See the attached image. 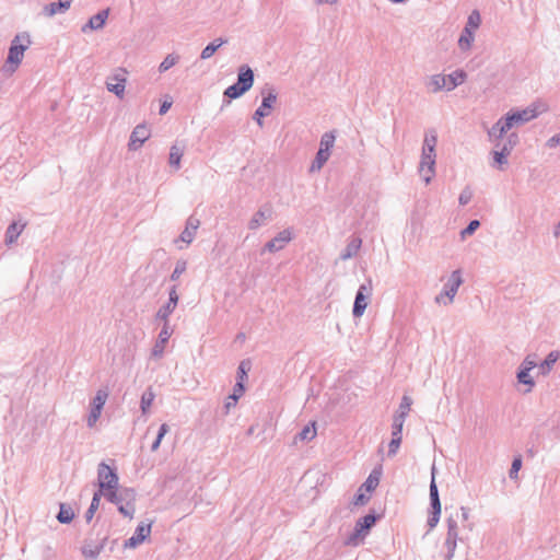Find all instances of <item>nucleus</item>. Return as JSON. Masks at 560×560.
<instances>
[{"instance_id":"obj_1","label":"nucleus","mask_w":560,"mask_h":560,"mask_svg":"<svg viewBox=\"0 0 560 560\" xmlns=\"http://www.w3.org/2000/svg\"><path fill=\"white\" fill-rule=\"evenodd\" d=\"M447 533L441 549L443 560H452L457 548V541L465 542L474 530L475 524L470 520V510L460 506L452 511L446 517Z\"/></svg>"},{"instance_id":"obj_2","label":"nucleus","mask_w":560,"mask_h":560,"mask_svg":"<svg viewBox=\"0 0 560 560\" xmlns=\"http://www.w3.org/2000/svg\"><path fill=\"white\" fill-rule=\"evenodd\" d=\"M538 115L539 112L536 105H529L522 109H511L488 128V139L498 140L499 138L506 137L511 133V130L535 119Z\"/></svg>"},{"instance_id":"obj_3","label":"nucleus","mask_w":560,"mask_h":560,"mask_svg":"<svg viewBox=\"0 0 560 560\" xmlns=\"http://www.w3.org/2000/svg\"><path fill=\"white\" fill-rule=\"evenodd\" d=\"M436 144L438 135L435 130H430L424 135L420 163L418 167L419 175L422 177L424 183L428 185L431 183L435 175L436 164Z\"/></svg>"},{"instance_id":"obj_4","label":"nucleus","mask_w":560,"mask_h":560,"mask_svg":"<svg viewBox=\"0 0 560 560\" xmlns=\"http://www.w3.org/2000/svg\"><path fill=\"white\" fill-rule=\"evenodd\" d=\"M32 45L31 35L27 32L16 34L11 40L7 60L2 67L5 74H12L21 65L24 52Z\"/></svg>"},{"instance_id":"obj_5","label":"nucleus","mask_w":560,"mask_h":560,"mask_svg":"<svg viewBox=\"0 0 560 560\" xmlns=\"http://www.w3.org/2000/svg\"><path fill=\"white\" fill-rule=\"evenodd\" d=\"M493 145L492 151L493 166L502 170L508 164V156L518 142V136L515 132L508 135L506 137L499 138L498 140L488 139Z\"/></svg>"},{"instance_id":"obj_6","label":"nucleus","mask_w":560,"mask_h":560,"mask_svg":"<svg viewBox=\"0 0 560 560\" xmlns=\"http://www.w3.org/2000/svg\"><path fill=\"white\" fill-rule=\"evenodd\" d=\"M97 481L100 487V490L97 492H101V495H104L106 494V492L117 489L119 486L118 475L116 474L115 469L110 468L104 462L98 464Z\"/></svg>"},{"instance_id":"obj_7","label":"nucleus","mask_w":560,"mask_h":560,"mask_svg":"<svg viewBox=\"0 0 560 560\" xmlns=\"http://www.w3.org/2000/svg\"><path fill=\"white\" fill-rule=\"evenodd\" d=\"M335 136L331 132H325L320 138L319 150L316 153L314 161L310 167L311 173L322 170L324 164L330 156V149L334 147Z\"/></svg>"},{"instance_id":"obj_8","label":"nucleus","mask_w":560,"mask_h":560,"mask_svg":"<svg viewBox=\"0 0 560 560\" xmlns=\"http://www.w3.org/2000/svg\"><path fill=\"white\" fill-rule=\"evenodd\" d=\"M376 522V516L372 513L361 517L357 521L353 533L347 538L346 545L358 546L364 537L369 534V530Z\"/></svg>"},{"instance_id":"obj_9","label":"nucleus","mask_w":560,"mask_h":560,"mask_svg":"<svg viewBox=\"0 0 560 560\" xmlns=\"http://www.w3.org/2000/svg\"><path fill=\"white\" fill-rule=\"evenodd\" d=\"M262 101L260 106L255 110L253 119L259 127L264 126L262 118L270 114V109L277 101V93L272 86H266L261 91Z\"/></svg>"},{"instance_id":"obj_10","label":"nucleus","mask_w":560,"mask_h":560,"mask_svg":"<svg viewBox=\"0 0 560 560\" xmlns=\"http://www.w3.org/2000/svg\"><path fill=\"white\" fill-rule=\"evenodd\" d=\"M435 467H432V479L430 482V504H431V515L428 518L429 529H433L440 521L441 516V501L439 497L438 486L435 483L434 478Z\"/></svg>"},{"instance_id":"obj_11","label":"nucleus","mask_w":560,"mask_h":560,"mask_svg":"<svg viewBox=\"0 0 560 560\" xmlns=\"http://www.w3.org/2000/svg\"><path fill=\"white\" fill-rule=\"evenodd\" d=\"M294 238V231L292 228H287L277 233L275 237L268 241L261 253H278L287 247V245Z\"/></svg>"},{"instance_id":"obj_12","label":"nucleus","mask_w":560,"mask_h":560,"mask_svg":"<svg viewBox=\"0 0 560 560\" xmlns=\"http://www.w3.org/2000/svg\"><path fill=\"white\" fill-rule=\"evenodd\" d=\"M126 74H127L126 69L118 68L106 80V89L110 93H114L119 98H122L125 95L126 83H127Z\"/></svg>"},{"instance_id":"obj_13","label":"nucleus","mask_w":560,"mask_h":560,"mask_svg":"<svg viewBox=\"0 0 560 560\" xmlns=\"http://www.w3.org/2000/svg\"><path fill=\"white\" fill-rule=\"evenodd\" d=\"M372 294V281L369 280L366 283L360 285L353 304L352 314L354 317H361L368 306V299Z\"/></svg>"},{"instance_id":"obj_14","label":"nucleus","mask_w":560,"mask_h":560,"mask_svg":"<svg viewBox=\"0 0 560 560\" xmlns=\"http://www.w3.org/2000/svg\"><path fill=\"white\" fill-rule=\"evenodd\" d=\"M178 300L177 287L173 285L168 291V301L156 312V318L162 320L163 325H170L168 317L175 311Z\"/></svg>"},{"instance_id":"obj_15","label":"nucleus","mask_w":560,"mask_h":560,"mask_svg":"<svg viewBox=\"0 0 560 560\" xmlns=\"http://www.w3.org/2000/svg\"><path fill=\"white\" fill-rule=\"evenodd\" d=\"M150 129L145 124L137 125L129 138L128 149L137 151L150 138Z\"/></svg>"},{"instance_id":"obj_16","label":"nucleus","mask_w":560,"mask_h":560,"mask_svg":"<svg viewBox=\"0 0 560 560\" xmlns=\"http://www.w3.org/2000/svg\"><path fill=\"white\" fill-rule=\"evenodd\" d=\"M272 220V209L270 206L260 207L248 221V229L250 231H256L259 228L266 225L269 221Z\"/></svg>"},{"instance_id":"obj_17","label":"nucleus","mask_w":560,"mask_h":560,"mask_svg":"<svg viewBox=\"0 0 560 560\" xmlns=\"http://www.w3.org/2000/svg\"><path fill=\"white\" fill-rule=\"evenodd\" d=\"M151 533V523H140L133 535L125 541V548H136L142 544Z\"/></svg>"},{"instance_id":"obj_18","label":"nucleus","mask_w":560,"mask_h":560,"mask_svg":"<svg viewBox=\"0 0 560 560\" xmlns=\"http://www.w3.org/2000/svg\"><path fill=\"white\" fill-rule=\"evenodd\" d=\"M172 332H173V330L171 329L170 325H163V327L159 334L158 340L155 341V343L153 346L152 357L158 358V359L162 358L164 350H165V346H166L170 337L172 336Z\"/></svg>"},{"instance_id":"obj_19","label":"nucleus","mask_w":560,"mask_h":560,"mask_svg":"<svg viewBox=\"0 0 560 560\" xmlns=\"http://www.w3.org/2000/svg\"><path fill=\"white\" fill-rule=\"evenodd\" d=\"M108 14H109L108 9L100 11L97 14L90 18L88 23L82 26L81 31L83 33H86L88 31L102 30L106 23Z\"/></svg>"},{"instance_id":"obj_20","label":"nucleus","mask_w":560,"mask_h":560,"mask_svg":"<svg viewBox=\"0 0 560 560\" xmlns=\"http://www.w3.org/2000/svg\"><path fill=\"white\" fill-rule=\"evenodd\" d=\"M236 83L246 92L252 89L254 84V71L249 66L242 65L238 68Z\"/></svg>"},{"instance_id":"obj_21","label":"nucleus","mask_w":560,"mask_h":560,"mask_svg":"<svg viewBox=\"0 0 560 560\" xmlns=\"http://www.w3.org/2000/svg\"><path fill=\"white\" fill-rule=\"evenodd\" d=\"M199 226V219L195 217H189L186 221V226L184 231L179 235V240L186 244H190L194 241Z\"/></svg>"},{"instance_id":"obj_22","label":"nucleus","mask_w":560,"mask_h":560,"mask_svg":"<svg viewBox=\"0 0 560 560\" xmlns=\"http://www.w3.org/2000/svg\"><path fill=\"white\" fill-rule=\"evenodd\" d=\"M71 3L72 0H59L58 2H51L43 8V13L48 18L59 13H65L70 9Z\"/></svg>"},{"instance_id":"obj_23","label":"nucleus","mask_w":560,"mask_h":560,"mask_svg":"<svg viewBox=\"0 0 560 560\" xmlns=\"http://www.w3.org/2000/svg\"><path fill=\"white\" fill-rule=\"evenodd\" d=\"M445 78V91H453L458 85L463 84L467 78V73L464 70H455L450 74H444Z\"/></svg>"},{"instance_id":"obj_24","label":"nucleus","mask_w":560,"mask_h":560,"mask_svg":"<svg viewBox=\"0 0 560 560\" xmlns=\"http://www.w3.org/2000/svg\"><path fill=\"white\" fill-rule=\"evenodd\" d=\"M25 226H26L25 222H21V221L12 222L5 231V237H4L5 245L11 246L12 244H14L16 242V240L19 238V236L21 235V233L23 232V230L25 229Z\"/></svg>"},{"instance_id":"obj_25","label":"nucleus","mask_w":560,"mask_h":560,"mask_svg":"<svg viewBox=\"0 0 560 560\" xmlns=\"http://www.w3.org/2000/svg\"><path fill=\"white\" fill-rule=\"evenodd\" d=\"M463 284L462 271L459 269L454 270L444 283L443 290L448 292L455 298L459 287Z\"/></svg>"},{"instance_id":"obj_26","label":"nucleus","mask_w":560,"mask_h":560,"mask_svg":"<svg viewBox=\"0 0 560 560\" xmlns=\"http://www.w3.org/2000/svg\"><path fill=\"white\" fill-rule=\"evenodd\" d=\"M424 85L430 93H438L445 90L444 74L436 73L428 77L425 79Z\"/></svg>"},{"instance_id":"obj_27","label":"nucleus","mask_w":560,"mask_h":560,"mask_svg":"<svg viewBox=\"0 0 560 560\" xmlns=\"http://www.w3.org/2000/svg\"><path fill=\"white\" fill-rule=\"evenodd\" d=\"M361 245H362L361 238H359V237L351 238L350 242L347 244L346 248L341 252L340 259L348 260V259L354 257L358 254Z\"/></svg>"},{"instance_id":"obj_28","label":"nucleus","mask_w":560,"mask_h":560,"mask_svg":"<svg viewBox=\"0 0 560 560\" xmlns=\"http://www.w3.org/2000/svg\"><path fill=\"white\" fill-rule=\"evenodd\" d=\"M106 538H103L101 542L93 544L86 542L82 547V553L84 557L90 559H96L105 546Z\"/></svg>"},{"instance_id":"obj_29","label":"nucleus","mask_w":560,"mask_h":560,"mask_svg":"<svg viewBox=\"0 0 560 560\" xmlns=\"http://www.w3.org/2000/svg\"><path fill=\"white\" fill-rule=\"evenodd\" d=\"M183 154H184V148L177 145L176 143L173 144L170 149V156H168L170 166L176 171L179 170Z\"/></svg>"},{"instance_id":"obj_30","label":"nucleus","mask_w":560,"mask_h":560,"mask_svg":"<svg viewBox=\"0 0 560 560\" xmlns=\"http://www.w3.org/2000/svg\"><path fill=\"white\" fill-rule=\"evenodd\" d=\"M475 40V34L469 27H464L459 38H458V47L463 51H467L471 48V45Z\"/></svg>"},{"instance_id":"obj_31","label":"nucleus","mask_w":560,"mask_h":560,"mask_svg":"<svg viewBox=\"0 0 560 560\" xmlns=\"http://www.w3.org/2000/svg\"><path fill=\"white\" fill-rule=\"evenodd\" d=\"M155 398V393L153 392L152 387H148L142 396L140 401V409L143 415H148L150 407L152 406Z\"/></svg>"},{"instance_id":"obj_32","label":"nucleus","mask_w":560,"mask_h":560,"mask_svg":"<svg viewBox=\"0 0 560 560\" xmlns=\"http://www.w3.org/2000/svg\"><path fill=\"white\" fill-rule=\"evenodd\" d=\"M411 405H412L411 397H409L407 395L402 396L401 401H400L399 407H398V410L394 415V418H397V419H400V420L405 421L406 418L408 417V413L410 411Z\"/></svg>"},{"instance_id":"obj_33","label":"nucleus","mask_w":560,"mask_h":560,"mask_svg":"<svg viewBox=\"0 0 560 560\" xmlns=\"http://www.w3.org/2000/svg\"><path fill=\"white\" fill-rule=\"evenodd\" d=\"M558 359H559L558 351L549 352V354L546 357V359L538 365L540 373L542 375H547L551 371L553 364L558 361Z\"/></svg>"},{"instance_id":"obj_34","label":"nucleus","mask_w":560,"mask_h":560,"mask_svg":"<svg viewBox=\"0 0 560 560\" xmlns=\"http://www.w3.org/2000/svg\"><path fill=\"white\" fill-rule=\"evenodd\" d=\"M74 517V512L72 508L66 503H60L59 513L57 514V520L61 524H69Z\"/></svg>"},{"instance_id":"obj_35","label":"nucleus","mask_w":560,"mask_h":560,"mask_svg":"<svg viewBox=\"0 0 560 560\" xmlns=\"http://www.w3.org/2000/svg\"><path fill=\"white\" fill-rule=\"evenodd\" d=\"M380 476H381V472L373 470L369 475L366 480L361 485V490H364L365 492L374 491L380 483Z\"/></svg>"},{"instance_id":"obj_36","label":"nucleus","mask_w":560,"mask_h":560,"mask_svg":"<svg viewBox=\"0 0 560 560\" xmlns=\"http://www.w3.org/2000/svg\"><path fill=\"white\" fill-rule=\"evenodd\" d=\"M245 388H244V385L242 382H237L234 386V389H233V394H231L229 397H228V401L225 402V409H226V412H229L230 408L232 406H235V404L237 402V400L240 399V397L243 395Z\"/></svg>"},{"instance_id":"obj_37","label":"nucleus","mask_w":560,"mask_h":560,"mask_svg":"<svg viewBox=\"0 0 560 560\" xmlns=\"http://www.w3.org/2000/svg\"><path fill=\"white\" fill-rule=\"evenodd\" d=\"M101 492H95L93 498H92V501H91V504L88 509V511L85 512L84 514V518L88 523H90L93 517H94V514L95 512L97 511L98 506H100V501H101Z\"/></svg>"},{"instance_id":"obj_38","label":"nucleus","mask_w":560,"mask_h":560,"mask_svg":"<svg viewBox=\"0 0 560 560\" xmlns=\"http://www.w3.org/2000/svg\"><path fill=\"white\" fill-rule=\"evenodd\" d=\"M104 407L91 405L90 412L86 418V425L93 428L102 415Z\"/></svg>"},{"instance_id":"obj_39","label":"nucleus","mask_w":560,"mask_h":560,"mask_svg":"<svg viewBox=\"0 0 560 560\" xmlns=\"http://www.w3.org/2000/svg\"><path fill=\"white\" fill-rule=\"evenodd\" d=\"M178 60H179V57L177 55H174V54L167 55L164 58V60L160 63L159 71L161 73L167 71L168 69L174 67L178 62Z\"/></svg>"},{"instance_id":"obj_40","label":"nucleus","mask_w":560,"mask_h":560,"mask_svg":"<svg viewBox=\"0 0 560 560\" xmlns=\"http://www.w3.org/2000/svg\"><path fill=\"white\" fill-rule=\"evenodd\" d=\"M316 436L315 423L305 425L302 431L298 434V439L301 441H310Z\"/></svg>"},{"instance_id":"obj_41","label":"nucleus","mask_w":560,"mask_h":560,"mask_svg":"<svg viewBox=\"0 0 560 560\" xmlns=\"http://www.w3.org/2000/svg\"><path fill=\"white\" fill-rule=\"evenodd\" d=\"M529 372L530 371H525V370L520 369L517 372V375H516L517 381L520 383L528 386L527 392H530L535 385V382H534L533 377L530 376Z\"/></svg>"},{"instance_id":"obj_42","label":"nucleus","mask_w":560,"mask_h":560,"mask_svg":"<svg viewBox=\"0 0 560 560\" xmlns=\"http://www.w3.org/2000/svg\"><path fill=\"white\" fill-rule=\"evenodd\" d=\"M246 91H244L237 83H234L225 89L224 96L229 98H238L241 97Z\"/></svg>"},{"instance_id":"obj_43","label":"nucleus","mask_w":560,"mask_h":560,"mask_svg":"<svg viewBox=\"0 0 560 560\" xmlns=\"http://www.w3.org/2000/svg\"><path fill=\"white\" fill-rule=\"evenodd\" d=\"M187 269V261L184 259H179L175 264V268L171 275L172 281H177L179 277L186 271Z\"/></svg>"},{"instance_id":"obj_44","label":"nucleus","mask_w":560,"mask_h":560,"mask_svg":"<svg viewBox=\"0 0 560 560\" xmlns=\"http://www.w3.org/2000/svg\"><path fill=\"white\" fill-rule=\"evenodd\" d=\"M480 226L479 220H472L469 224L460 231L459 236L462 241H465L468 236L472 235L476 230Z\"/></svg>"},{"instance_id":"obj_45","label":"nucleus","mask_w":560,"mask_h":560,"mask_svg":"<svg viewBox=\"0 0 560 560\" xmlns=\"http://www.w3.org/2000/svg\"><path fill=\"white\" fill-rule=\"evenodd\" d=\"M454 296L451 295L448 292H446L445 290H442L435 298H434V302L439 305H444V306H447V305H451L453 302H454Z\"/></svg>"},{"instance_id":"obj_46","label":"nucleus","mask_w":560,"mask_h":560,"mask_svg":"<svg viewBox=\"0 0 560 560\" xmlns=\"http://www.w3.org/2000/svg\"><path fill=\"white\" fill-rule=\"evenodd\" d=\"M118 492L120 493V497H122V500L126 504H135L136 501V491L131 488H122L118 489Z\"/></svg>"},{"instance_id":"obj_47","label":"nucleus","mask_w":560,"mask_h":560,"mask_svg":"<svg viewBox=\"0 0 560 560\" xmlns=\"http://www.w3.org/2000/svg\"><path fill=\"white\" fill-rule=\"evenodd\" d=\"M108 398V392L106 389H98L95 397L92 399L91 405L104 407Z\"/></svg>"},{"instance_id":"obj_48","label":"nucleus","mask_w":560,"mask_h":560,"mask_svg":"<svg viewBox=\"0 0 560 560\" xmlns=\"http://www.w3.org/2000/svg\"><path fill=\"white\" fill-rule=\"evenodd\" d=\"M370 500V495L365 493L364 490H361V487L358 489V493L354 495L352 500V504L355 506L365 505Z\"/></svg>"},{"instance_id":"obj_49","label":"nucleus","mask_w":560,"mask_h":560,"mask_svg":"<svg viewBox=\"0 0 560 560\" xmlns=\"http://www.w3.org/2000/svg\"><path fill=\"white\" fill-rule=\"evenodd\" d=\"M104 497L113 504L117 505V508L125 503L122 500V497H120V493L118 492V488L115 490H112L109 492H106Z\"/></svg>"},{"instance_id":"obj_50","label":"nucleus","mask_w":560,"mask_h":560,"mask_svg":"<svg viewBox=\"0 0 560 560\" xmlns=\"http://www.w3.org/2000/svg\"><path fill=\"white\" fill-rule=\"evenodd\" d=\"M480 25V14L478 11H472L468 16L467 23L465 27L471 28L472 32L477 30Z\"/></svg>"},{"instance_id":"obj_51","label":"nucleus","mask_w":560,"mask_h":560,"mask_svg":"<svg viewBox=\"0 0 560 560\" xmlns=\"http://www.w3.org/2000/svg\"><path fill=\"white\" fill-rule=\"evenodd\" d=\"M402 438L399 436H392V440L388 444V456L394 457L400 447Z\"/></svg>"},{"instance_id":"obj_52","label":"nucleus","mask_w":560,"mask_h":560,"mask_svg":"<svg viewBox=\"0 0 560 560\" xmlns=\"http://www.w3.org/2000/svg\"><path fill=\"white\" fill-rule=\"evenodd\" d=\"M472 199V190L470 189V187H465L460 194H459V197H458V202L460 206H466L468 205Z\"/></svg>"},{"instance_id":"obj_53","label":"nucleus","mask_w":560,"mask_h":560,"mask_svg":"<svg viewBox=\"0 0 560 560\" xmlns=\"http://www.w3.org/2000/svg\"><path fill=\"white\" fill-rule=\"evenodd\" d=\"M404 423H405V421L393 417L392 436L402 438Z\"/></svg>"},{"instance_id":"obj_54","label":"nucleus","mask_w":560,"mask_h":560,"mask_svg":"<svg viewBox=\"0 0 560 560\" xmlns=\"http://www.w3.org/2000/svg\"><path fill=\"white\" fill-rule=\"evenodd\" d=\"M522 467V458L521 456L518 457H515L512 462V465H511V469H510V472H509V476L511 479H517L518 477V471Z\"/></svg>"},{"instance_id":"obj_55","label":"nucleus","mask_w":560,"mask_h":560,"mask_svg":"<svg viewBox=\"0 0 560 560\" xmlns=\"http://www.w3.org/2000/svg\"><path fill=\"white\" fill-rule=\"evenodd\" d=\"M537 366V362L534 355H527L521 363L520 369L525 371H532Z\"/></svg>"},{"instance_id":"obj_56","label":"nucleus","mask_w":560,"mask_h":560,"mask_svg":"<svg viewBox=\"0 0 560 560\" xmlns=\"http://www.w3.org/2000/svg\"><path fill=\"white\" fill-rule=\"evenodd\" d=\"M118 511L126 517L132 518L136 512L135 504H121L118 506Z\"/></svg>"},{"instance_id":"obj_57","label":"nucleus","mask_w":560,"mask_h":560,"mask_svg":"<svg viewBox=\"0 0 560 560\" xmlns=\"http://www.w3.org/2000/svg\"><path fill=\"white\" fill-rule=\"evenodd\" d=\"M217 51L215 49V46L214 45H207L202 51H201V55H200V58L206 60V59H209L213 56V54Z\"/></svg>"},{"instance_id":"obj_58","label":"nucleus","mask_w":560,"mask_h":560,"mask_svg":"<svg viewBox=\"0 0 560 560\" xmlns=\"http://www.w3.org/2000/svg\"><path fill=\"white\" fill-rule=\"evenodd\" d=\"M246 365H247V363L245 361L241 362V364L238 365V369H237L238 381L237 382L243 383V378L246 376V373H247Z\"/></svg>"},{"instance_id":"obj_59","label":"nucleus","mask_w":560,"mask_h":560,"mask_svg":"<svg viewBox=\"0 0 560 560\" xmlns=\"http://www.w3.org/2000/svg\"><path fill=\"white\" fill-rule=\"evenodd\" d=\"M170 431V427L166 423L161 424L158 435L160 439H163L165 434Z\"/></svg>"},{"instance_id":"obj_60","label":"nucleus","mask_w":560,"mask_h":560,"mask_svg":"<svg viewBox=\"0 0 560 560\" xmlns=\"http://www.w3.org/2000/svg\"><path fill=\"white\" fill-rule=\"evenodd\" d=\"M170 431V427L166 423L161 424L158 435L160 439H163L165 434Z\"/></svg>"},{"instance_id":"obj_61","label":"nucleus","mask_w":560,"mask_h":560,"mask_svg":"<svg viewBox=\"0 0 560 560\" xmlns=\"http://www.w3.org/2000/svg\"><path fill=\"white\" fill-rule=\"evenodd\" d=\"M172 102L164 101L160 107V114L164 115L167 113V110L171 108Z\"/></svg>"},{"instance_id":"obj_62","label":"nucleus","mask_w":560,"mask_h":560,"mask_svg":"<svg viewBox=\"0 0 560 560\" xmlns=\"http://www.w3.org/2000/svg\"><path fill=\"white\" fill-rule=\"evenodd\" d=\"M228 40L225 38H215L213 42H211L210 44L211 45H214L215 46V49L218 50L222 45L226 44Z\"/></svg>"},{"instance_id":"obj_63","label":"nucleus","mask_w":560,"mask_h":560,"mask_svg":"<svg viewBox=\"0 0 560 560\" xmlns=\"http://www.w3.org/2000/svg\"><path fill=\"white\" fill-rule=\"evenodd\" d=\"M548 144L550 147H555V145H559L560 144V137H559V133L552 136L549 140H548Z\"/></svg>"},{"instance_id":"obj_64","label":"nucleus","mask_w":560,"mask_h":560,"mask_svg":"<svg viewBox=\"0 0 560 560\" xmlns=\"http://www.w3.org/2000/svg\"><path fill=\"white\" fill-rule=\"evenodd\" d=\"M552 234L556 238L560 237V221L555 225Z\"/></svg>"}]
</instances>
